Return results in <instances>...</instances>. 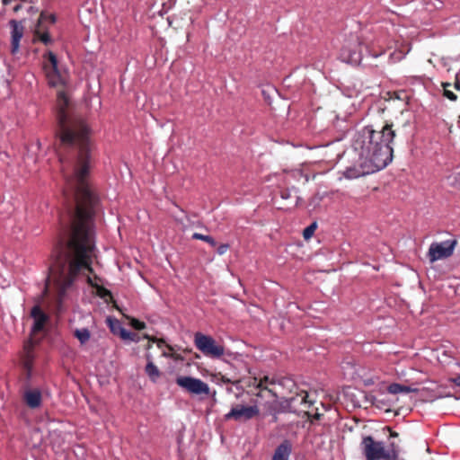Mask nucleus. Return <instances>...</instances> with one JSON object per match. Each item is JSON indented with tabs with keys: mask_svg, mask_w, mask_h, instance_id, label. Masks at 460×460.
I'll use <instances>...</instances> for the list:
<instances>
[{
	"mask_svg": "<svg viewBox=\"0 0 460 460\" xmlns=\"http://www.w3.org/2000/svg\"><path fill=\"white\" fill-rule=\"evenodd\" d=\"M74 335L78 339L82 345L85 344L91 338V332L87 328L76 329Z\"/></svg>",
	"mask_w": 460,
	"mask_h": 460,
	"instance_id": "obj_21",
	"label": "nucleus"
},
{
	"mask_svg": "<svg viewBox=\"0 0 460 460\" xmlns=\"http://www.w3.org/2000/svg\"><path fill=\"white\" fill-rule=\"evenodd\" d=\"M119 337L125 341H135V342L139 341V339L136 333H134L125 328L123 329Z\"/></svg>",
	"mask_w": 460,
	"mask_h": 460,
	"instance_id": "obj_23",
	"label": "nucleus"
},
{
	"mask_svg": "<svg viewBox=\"0 0 460 460\" xmlns=\"http://www.w3.org/2000/svg\"><path fill=\"white\" fill-rule=\"evenodd\" d=\"M448 381L456 386H460V375L458 376L449 378Z\"/></svg>",
	"mask_w": 460,
	"mask_h": 460,
	"instance_id": "obj_31",
	"label": "nucleus"
},
{
	"mask_svg": "<svg viewBox=\"0 0 460 460\" xmlns=\"http://www.w3.org/2000/svg\"><path fill=\"white\" fill-rule=\"evenodd\" d=\"M146 358L148 361L146 365L145 372L153 383H156L161 375L160 370L152 361L150 355H147Z\"/></svg>",
	"mask_w": 460,
	"mask_h": 460,
	"instance_id": "obj_17",
	"label": "nucleus"
},
{
	"mask_svg": "<svg viewBox=\"0 0 460 460\" xmlns=\"http://www.w3.org/2000/svg\"><path fill=\"white\" fill-rule=\"evenodd\" d=\"M192 239L204 241V242L208 243L211 247H216V245H217L216 240L210 235H206V234H199V233H194L192 234Z\"/></svg>",
	"mask_w": 460,
	"mask_h": 460,
	"instance_id": "obj_22",
	"label": "nucleus"
},
{
	"mask_svg": "<svg viewBox=\"0 0 460 460\" xmlns=\"http://www.w3.org/2000/svg\"><path fill=\"white\" fill-rule=\"evenodd\" d=\"M106 323L111 332L114 335L120 336L124 327L122 323L116 318L113 317H108L106 319Z\"/></svg>",
	"mask_w": 460,
	"mask_h": 460,
	"instance_id": "obj_18",
	"label": "nucleus"
},
{
	"mask_svg": "<svg viewBox=\"0 0 460 460\" xmlns=\"http://www.w3.org/2000/svg\"><path fill=\"white\" fill-rule=\"evenodd\" d=\"M294 401H295V398L291 397L290 399H288V400H285L284 402H282L280 403L282 411H291V406H292V403L294 402Z\"/></svg>",
	"mask_w": 460,
	"mask_h": 460,
	"instance_id": "obj_26",
	"label": "nucleus"
},
{
	"mask_svg": "<svg viewBox=\"0 0 460 460\" xmlns=\"http://www.w3.org/2000/svg\"><path fill=\"white\" fill-rule=\"evenodd\" d=\"M12 1L13 0H2V3L4 5H7V4H11Z\"/></svg>",
	"mask_w": 460,
	"mask_h": 460,
	"instance_id": "obj_33",
	"label": "nucleus"
},
{
	"mask_svg": "<svg viewBox=\"0 0 460 460\" xmlns=\"http://www.w3.org/2000/svg\"><path fill=\"white\" fill-rule=\"evenodd\" d=\"M258 387L261 388L262 387V382L261 381L260 384L258 385Z\"/></svg>",
	"mask_w": 460,
	"mask_h": 460,
	"instance_id": "obj_36",
	"label": "nucleus"
},
{
	"mask_svg": "<svg viewBox=\"0 0 460 460\" xmlns=\"http://www.w3.org/2000/svg\"><path fill=\"white\" fill-rule=\"evenodd\" d=\"M23 399L30 408H39L42 402L41 392L39 389H28L24 392Z\"/></svg>",
	"mask_w": 460,
	"mask_h": 460,
	"instance_id": "obj_15",
	"label": "nucleus"
},
{
	"mask_svg": "<svg viewBox=\"0 0 460 460\" xmlns=\"http://www.w3.org/2000/svg\"><path fill=\"white\" fill-rule=\"evenodd\" d=\"M31 316L33 319V324L31 328V332L32 333H38L41 332L45 326V323L49 320V316L41 310L39 305H36L31 308Z\"/></svg>",
	"mask_w": 460,
	"mask_h": 460,
	"instance_id": "obj_12",
	"label": "nucleus"
},
{
	"mask_svg": "<svg viewBox=\"0 0 460 460\" xmlns=\"http://www.w3.org/2000/svg\"><path fill=\"white\" fill-rule=\"evenodd\" d=\"M307 394H305V396L302 397V401H301V403H307Z\"/></svg>",
	"mask_w": 460,
	"mask_h": 460,
	"instance_id": "obj_34",
	"label": "nucleus"
},
{
	"mask_svg": "<svg viewBox=\"0 0 460 460\" xmlns=\"http://www.w3.org/2000/svg\"><path fill=\"white\" fill-rule=\"evenodd\" d=\"M340 58L348 64H359L362 60L361 42L357 35L346 39L341 49Z\"/></svg>",
	"mask_w": 460,
	"mask_h": 460,
	"instance_id": "obj_5",
	"label": "nucleus"
},
{
	"mask_svg": "<svg viewBox=\"0 0 460 460\" xmlns=\"http://www.w3.org/2000/svg\"><path fill=\"white\" fill-rule=\"evenodd\" d=\"M86 281L89 285H91L92 287H98L99 286V279L94 276L93 278H92L90 275H86Z\"/></svg>",
	"mask_w": 460,
	"mask_h": 460,
	"instance_id": "obj_28",
	"label": "nucleus"
},
{
	"mask_svg": "<svg viewBox=\"0 0 460 460\" xmlns=\"http://www.w3.org/2000/svg\"><path fill=\"white\" fill-rule=\"evenodd\" d=\"M450 85H451V84H448V83H447V84H443V88H444L443 95H444L446 98H447L448 100H450V101H452V102H455V101H456L457 96H456V94L453 91H451V90L447 89V87H449Z\"/></svg>",
	"mask_w": 460,
	"mask_h": 460,
	"instance_id": "obj_24",
	"label": "nucleus"
},
{
	"mask_svg": "<svg viewBox=\"0 0 460 460\" xmlns=\"http://www.w3.org/2000/svg\"><path fill=\"white\" fill-rule=\"evenodd\" d=\"M21 8H22V4H16V5L13 7V11H14V12H18Z\"/></svg>",
	"mask_w": 460,
	"mask_h": 460,
	"instance_id": "obj_32",
	"label": "nucleus"
},
{
	"mask_svg": "<svg viewBox=\"0 0 460 460\" xmlns=\"http://www.w3.org/2000/svg\"><path fill=\"white\" fill-rule=\"evenodd\" d=\"M260 414V409L257 404L253 405H243L237 404L225 414V420H234L236 421H247Z\"/></svg>",
	"mask_w": 460,
	"mask_h": 460,
	"instance_id": "obj_8",
	"label": "nucleus"
},
{
	"mask_svg": "<svg viewBox=\"0 0 460 460\" xmlns=\"http://www.w3.org/2000/svg\"><path fill=\"white\" fill-rule=\"evenodd\" d=\"M32 349H33V345L31 341L24 345V354H25L24 364H25L26 368L29 371L31 368V363H32V360L34 358Z\"/></svg>",
	"mask_w": 460,
	"mask_h": 460,
	"instance_id": "obj_19",
	"label": "nucleus"
},
{
	"mask_svg": "<svg viewBox=\"0 0 460 460\" xmlns=\"http://www.w3.org/2000/svg\"><path fill=\"white\" fill-rule=\"evenodd\" d=\"M420 397L424 401L433 402L438 398L441 397L438 391V385L434 382H427L422 387H417V392Z\"/></svg>",
	"mask_w": 460,
	"mask_h": 460,
	"instance_id": "obj_13",
	"label": "nucleus"
},
{
	"mask_svg": "<svg viewBox=\"0 0 460 460\" xmlns=\"http://www.w3.org/2000/svg\"><path fill=\"white\" fill-rule=\"evenodd\" d=\"M68 99L63 92L58 94V123L60 145L70 149L69 157L59 155L61 170L66 182L65 195L75 202L69 210L71 236L67 243H58L57 258L49 267V284L58 288L64 296L79 274L93 273L92 258L94 249L93 216L97 198L87 181L91 163L90 129L85 122L69 119L66 112Z\"/></svg>",
	"mask_w": 460,
	"mask_h": 460,
	"instance_id": "obj_1",
	"label": "nucleus"
},
{
	"mask_svg": "<svg viewBox=\"0 0 460 460\" xmlns=\"http://www.w3.org/2000/svg\"><path fill=\"white\" fill-rule=\"evenodd\" d=\"M360 450L366 460H397L398 453L386 449L383 441H376L372 436L363 437Z\"/></svg>",
	"mask_w": 460,
	"mask_h": 460,
	"instance_id": "obj_3",
	"label": "nucleus"
},
{
	"mask_svg": "<svg viewBox=\"0 0 460 460\" xmlns=\"http://www.w3.org/2000/svg\"><path fill=\"white\" fill-rule=\"evenodd\" d=\"M194 345L205 357L210 358H220L225 353L223 345L218 344L216 340L202 332H196L194 334Z\"/></svg>",
	"mask_w": 460,
	"mask_h": 460,
	"instance_id": "obj_4",
	"label": "nucleus"
},
{
	"mask_svg": "<svg viewBox=\"0 0 460 460\" xmlns=\"http://www.w3.org/2000/svg\"><path fill=\"white\" fill-rule=\"evenodd\" d=\"M49 60L50 62L49 67L45 66L49 84L53 87L64 84L66 80L58 70V58L53 52L49 53Z\"/></svg>",
	"mask_w": 460,
	"mask_h": 460,
	"instance_id": "obj_9",
	"label": "nucleus"
},
{
	"mask_svg": "<svg viewBox=\"0 0 460 460\" xmlns=\"http://www.w3.org/2000/svg\"><path fill=\"white\" fill-rule=\"evenodd\" d=\"M315 228H316V223H313L312 225H310L309 226H307V227L304 230V233H303L305 239H308V238H310V237L313 235V234H314V230H315Z\"/></svg>",
	"mask_w": 460,
	"mask_h": 460,
	"instance_id": "obj_25",
	"label": "nucleus"
},
{
	"mask_svg": "<svg viewBox=\"0 0 460 460\" xmlns=\"http://www.w3.org/2000/svg\"><path fill=\"white\" fill-rule=\"evenodd\" d=\"M455 88L456 90H460V84H459V82L455 83Z\"/></svg>",
	"mask_w": 460,
	"mask_h": 460,
	"instance_id": "obj_35",
	"label": "nucleus"
},
{
	"mask_svg": "<svg viewBox=\"0 0 460 460\" xmlns=\"http://www.w3.org/2000/svg\"><path fill=\"white\" fill-rule=\"evenodd\" d=\"M358 165L349 166L344 170L343 176L346 179H357L361 176L378 172L377 169L373 167L371 168L370 165L368 166V164L366 161L361 160L359 157H358Z\"/></svg>",
	"mask_w": 460,
	"mask_h": 460,
	"instance_id": "obj_10",
	"label": "nucleus"
},
{
	"mask_svg": "<svg viewBox=\"0 0 460 460\" xmlns=\"http://www.w3.org/2000/svg\"><path fill=\"white\" fill-rule=\"evenodd\" d=\"M40 39L45 44H48L51 41L50 36L48 33L41 34Z\"/></svg>",
	"mask_w": 460,
	"mask_h": 460,
	"instance_id": "obj_30",
	"label": "nucleus"
},
{
	"mask_svg": "<svg viewBox=\"0 0 460 460\" xmlns=\"http://www.w3.org/2000/svg\"><path fill=\"white\" fill-rule=\"evenodd\" d=\"M387 392L391 394L415 393L417 387L393 383L387 386Z\"/></svg>",
	"mask_w": 460,
	"mask_h": 460,
	"instance_id": "obj_16",
	"label": "nucleus"
},
{
	"mask_svg": "<svg viewBox=\"0 0 460 460\" xmlns=\"http://www.w3.org/2000/svg\"><path fill=\"white\" fill-rule=\"evenodd\" d=\"M297 192H298V190L296 188L286 189V190H281L280 197L282 199L288 200V199H292L293 193H295L294 205L296 206L300 199V198L297 196Z\"/></svg>",
	"mask_w": 460,
	"mask_h": 460,
	"instance_id": "obj_20",
	"label": "nucleus"
},
{
	"mask_svg": "<svg viewBox=\"0 0 460 460\" xmlns=\"http://www.w3.org/2000/svg\"><path fill=\"white\" fill-rule=\"evenodd\" d=\"M130 325L136 330H144L146 328V323L142 321L133 318L130 322Z\"/></svg>",
	"mask_w": 460,
	"mask_h": 460,
	"instance_id": "obj_27",
	"label": "nucleus"
},
{
	"mask_svg": "<svg viewBox=\"0 0 460 460\" xmlns=\"http://www.w3.org/2000/svg\"><path fill=\"white\" fill-rule=\"evenodd\" d=\"M395 131L392 124H385L380 131L372 126L357 130L352 137L351 146L358 157L366 161L371 168L378 171L393 161V142Z\"/></svg>",
	"mask_w": 460,
	"mask_h": 460,
	"instance_id": "obj_2",
	"label": "nucleus"
},
{
	"mask_svg": "<svg viewBox=\"0 0 460 460\" xmlns=\"http://www.w3.org/2000/svg\"><path fill=\"white\" fill-rule=\"evenodd\" d=\"M456 243V239L432 243L428 251L429 261L434 262L450 257L454 252Z\"/></svg>",
	"mask_w": 460,
	"mask_h": 460,
	"instance_id": "obj_6",
	"label": "nucleus"
},
{
	"mask_svg": "<svg viewBox=\"0 0 460 460\" xmlns=\"http://www.w3.org/2000/svg\"><path fill=\"white\" fill-rule=\"evenodd\" d=\"M176 384L191 394L208 395L209 394L208 385L199 378L180 376L176 378Z\"/></svg>",
	"mask_w": 460,
	"mask_h": 460,
	"instance_id": "obj_7",
	"label": "nucleus"
},
{
	"mask_svg": "<svg viewBox=\"0 0 460 460\" xmlns=\"http://www.w3.org/2000/svg\"><path fill=\"white\" fill-rule=\"evenodd\" d=\"M291 453V442L288 439H285L275 449L271 460H289Z\"/></svg>",
	"mask_w": 460,
	"mask_h": 460,
	"instance_id": "obj_14",
	"label": "nucleus"
},
{
	"mask_svg": "<svg viewBox=\"0 0 460 460\" xmlns=\"http://www.w3.org/2000/svg\"><path fill=\"white\" fill-rule=\"evenodd\" d=\"M228 249H229V244H227V243H222V244H220V245L217 247V254H219V255H223V254H225V253L227 252V250H228Z\"/></svg>",
	"mask_w": 460,
	"mask_h": 460,
	"instance_id": "obj_29",
	"label": "nucleus"
},
{
	"mask_svg": "<svg viewBox=\"0 0 460 460\" xmlns=\"http://www.w3.org/2000/svg\"><path fill=\"white\" fill-rule=\"evenodd\" d=\"M11 26V52L15 55L19 50L20 40L23 36L24 27L22 22H17L15 20L10 21Z\"/></svg>",
	"mask_w": 460,
	"mask_h": 460,
	"instance_id": "obj_11",
	"label": "nucleus"
}]
</instances>
